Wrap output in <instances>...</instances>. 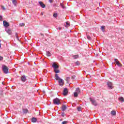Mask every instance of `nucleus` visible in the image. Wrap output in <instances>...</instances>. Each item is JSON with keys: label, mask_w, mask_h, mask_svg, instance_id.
<instances>
[{"label": "nucleus", "mask_w": 124, "mask_h": 124, "mask_svg": "<svg viewBox=\"0 0 124 124\" xmlns=\"http://www.w3.org/2000/svg\"><path fill=\"white\" fill-rule=\"evenodd\" d=\"M49 2H50V3H52V2H53V0H48Z\"/></svg>", "instance_id": "obj_36"}, {"label": "nucleus", "mask_w": 124, "mask_h": 124, "mask_svg": "<svg viewBox=\"0 0 124 124\" xmlns=\"http://www.w3.org/2000/svg\"><path fill=\"white\" fill-rule=\"evenodd\" d=\"M2 8L3 10H5V8L4 7V6H2Z\"/></svg>", "instance_id": "obj_38"}, {"label": "nucleus", "mask_w": 124, "mask_h": 124, "mask_svg": "<svg viewBox=\"0 0 124 124\" xmlns=\"http://www.w3.org/2000/svg\"><path fill=\"white\" fill-rule=\"evenodd\" d=\"M26 77L25 76H22L21 77V81H22V82H26Z\"/></svg>", "instance_id": "obj_15"}, {"label": "nucleus", "mask_w": 124, "mask_h": 124, "mask_svg": "<svg viewBox=\"0 0 124 124\" xmlns=\"http://www.w3.org/2000/svg\"><path fill=\"white\" fill-rule=\"evenodd\" d=\"M19 26H20V27H24L25 26V23H20Z\"/></svg>", "instance_id": "obj_28"}, {"label": "nucleus", "mask_w": 124, "mask_h": 124, "mask_svg": "<svg viewBox=\"0 0 124 124\" xmlns=\"http://www.w3.org/2000/svg\"><path fill=\"white\" fill-rule=\"evenodd\" d=\"M87 38L89 39V40H91V39H92V37L89 35H87Z\"/></svg>", "instance_id": "obj_31"}, {"label": "nucleus", "mask_w": 124, "mask_h": 124, "mask_svg": "<svg viewBox=\"0 0 124 124\" xmlns=\"http://www.w3.org/2000/svg\"><path fill=\"white\" fill-rule=\"evenodd\" d=\"M2 69L3 71V73H5V74H7L8 73V67L7 66L5 65H3L2 66Z\"/></svg>", "instance_id": "obj_1"}, {"label": "nucleus", "mask_w": 124, "mask_h": 124, "mask_svg": "<svg viewBox=\"0 0 124 124\" xmlns=\"http://www.w3.org/2000/svg\"><path fill=\"white\" fill-rule=\"evenodd\" d=\"M72 78H75V76H73V77H72Z\"/></svg>", "instance_id": "obj_43"}, {"label": "nucleus", "mask_w": 124, "mask_h": 124, "mask_svg": "<svg viewBox=\"0 0 124 124\" xmlns=\"http://www.w3.org/2000/svg\"><path fill=\"white\" fill-rule=\"evenodd\" d=\"M66 24L67 26H70V25H69V24L68 23H67V22H66Z\"/></svg>", "instance_id": "obj_40"}, {"label": "nucleus", "mask_w": 124, "mask_h": 124, "mask_svg": "<svg viewBox=\"0 0 124 124\" xmlns=\"http://www.w3.org/2000/svg\"><path fill=\"white\" fill-rule=\"evenodd\" d=\"M2 60H3V57L0 56V61H2Z\"/></svg>", "instance_id": "obj_34"}, {"label": "nucleus", "mask_w": 124, "mask_h": 124, "mask_svg": "<svg viewBox=\"0 0 124 124\" xmlns=\"http://www.w3.org/2000/svg\"><path fill=\"white\" fill-rule=\"evenodd\" d=\"M68 122L67 121H63L62 122V124H67Z\"/></svg>", "instance_id": "obj_29"}, {"label": "nucleus", "mask_w": 124, "mask_h": 124, "mask_svg": "<svg viewBox=\"0 0 124 124\" xmlns=\"http://www.w3.org/2000/svg\"><path fill=\"white\" fill-rule=\"evenodd\" d=\"M52 67H53V68L54 69H56L57 68H59V65H58V64H56V63H53L52 64Z\"/></svg>", "instance_id": "obj_10"}, {"label": "nucleus", "mask_w": 124, "mask_h": 124, "mask_svg": "<svg viewBox=\"0 0 124 124\" xmlns=\"http://www.w3.org/2000/svg\"><path fill=\"white\" fill-rule=\"evenodd\" d=\"M23 112L24 114H27V113H29V110L27 108L23 109Z\"/></svg>", "instance_id": "obj_13"}, {"label": "nucleus", "mask_w": 124, "mask_h": 124, "mask_svg": "<svg viewBox=\"0 0 124 124\" xmlns=\"http://www.w3.org/2000/svg\"><path fill=\"white\" fill-rule=\"evenodd\" d=\"M46 56L47 57H51V53L49 51H46Z\"/></svg>", "instance_id": "obj_22"}, {"label": "nucleus", "mask_w": 124, "mask_h": 124, "mask_svg": "<svg viewBox=\"0 0 124 124\" xmlns=\"http://www.w3.org/2000/svg\"><path fill=\"white\" fill-rule=\"evenodd\" d=\"M41 35H42L43 36H44V34H41Z\"/></svg>", "instance_id": "obj_44"}, {"label": "nucleus", "mask_w": 124, "mask_h": 124, "mask_svg": "<svg viewBox=\"0 0 124 124\" xmlns=\"http://www.w3.org/2000/svg\"><path fill=\"white\" fill-rule=\"evenodd\" d=\"M3 24L4 26L6 28H7V27H9V23H8V22H6V21H3Z\"/></svg>", "instance_id": "obj_8"}, {"label": "nucleus", "mask_w": 124, "mask_h": 124, "mask_svg": "<svg viewBox=\"0 0 124 124\" xmlns=\"http://www.w3.org/2000/svg\"><path fill=\"white\" fill-rule=\"evenodd\" d=\"M62 111H65V110H66V106L62 105Z\"/></svg>", "instance_id": "obj_12"}, {"label": "nucleus", "mask_w": 124, "mask_h": 124, "mask_svg": "<svg viewBox=\"0 0 124 124\" xmlns=\"http://www.w3.org/2000/svg\"><path fill=\"white\" fill-rule=\"evenodd\" d=\"M107 85L109 89H113V86L112 85V82H107Z\"/></svg>", "instance_id": "obj_9"}, {"label": "nucleus", "mask_w": 124, "mask_h": 124, "mask_svg": "<svg viewBox=\"0 0 124 124\" xmlns=\"http://www.w3.org/2000/svg\"><path fill=\"white\" fill-rule=\"evenodd\" d=\"M17 40H18V41H20V39H19V37H17Z\"/></svg>", "instance_id": "obj_42"}, {"label": "nucleus", "mask_w": 124, "mask_h": 124, "mask_svg": "<svg viewBox=\"0 0 124 124\" xmlns=\"http://www.w3.org/2000/svg\"><path fill=\"white\" fill-rule=\"evenodd\" d=\"M111 114L112 116H115L116 115V111L115 110H112L111 112Z\"/></svg>", "instance_id": "obj_20"}, {"label": "nucleus", "mask_w": 124, "mask_h": 124, "mask_svg": "<svg viewBox=\"0 0 124 124\" xmlns=\"http://www.w3.org/2000/svg\"><path fill=\"white\" fill-rule=\"evenodd\" d=\"M114 61H115V62L116 64H117L118 66H119V67H122V66H123V64H122V63H121L120 62V61H118V59H114Z\"/></svg>", "instance_id": "obj_3"}, {"label": "nucleus", "mask_w": 124, "mask_h": 124, "mask_svg": "<svg viewBox=\"0 0 124 124\" xmlns=\"http://www.w3.org/2000/svg\"><path fill=\"white\" fill-rule=\"evenodd\" d=\"M6 31H7V33H8V34H9L10 35H11V34H12V31H11V30L8 29L6 30Z\"/></svg>", "instance_id": "obj_11"}, {"label": "nucleus", "mask_w": 124, "mask_h": 124, "mask_svg": "<svg viewBox=\"0 0 124 124\" xmlns=\"http://www.w3.org/2000/svg\"><path fill=\"white\" fill-rule=\"evenodd\" d=\"M76 65H79L80 63L78 62H76Z\"/></svg>", "instance_id": "obj_32"}, {"label": "nucleus", "mask_w": 124, "mask_h": 124, "mask_svg": "<svg viewBox=\"0 0 124 124\" xmlns=\"http://www.w3.org/2000/svg\"><path fill=\"white\" fill-rule=\"evenodd\" d=\"M67 93H68V90H67V88H64L63 91V95H67Z\"/></svg>", "instance_id": "obj_5"}, {"label": "nucleus", "mask_w": 124, "mask_h": 124, "mask_svg": "<svg viewBox=\"0 0 124 124\" xmlns=\"http://www.w3.org/2000/svg\"><path fill=\"white\" fill-rule=\"evenodd\" d=\"M53 17H54V18H57V17H58V14H57V13H55L53 14Z\"/></svg>", "instance_id": "obj_26"}, {"label": "nucleus", "mask_w": 124, "mask_h": 124, "mask_svg": "<svg viewBox=\"0 0 124 124\" xmlns=\"http://www.w3.org/2000/svg\"><path fill=\"white\" fill-rule=\"evenodd\" d=\"M16 38H17L18 37V33H16Z\"/></svg>", "instance_id": "obj_37"}, {"label": "nucleus", "mask_w": 124, "mask_h": 124, "mask_svg": "<svg viewBox=\"0 0 124 124\" xmlns=\"http://www.w3.org/2000/svg\"><path fill=\"white\" fill-rule=\"evenodd\" d=\"M66 81H67V82L68 83V82H69V81H70V78L67 77L66 78Z\"/></svg>", "instance_id": "obj_25"}, {"label": "nucleus", "mask_w": 124, "mask_h": 124, "mask_svg": "<svg viewBox=\"0 0 124 124\" xmlns=\"http://www.w3.org/2000/svg\"><path fill=\"white\" fill-rule=\"evenodd\" d=\"M2 20V16H0V20Z\"/></svg>", "instance_id": "obj_39"}, {"label": "nucleus", "mask_w": 124, "mask_h": 124, "mask_svg": "<svg viewBox=\"0 0 124 124\" xmlns=\"http://www.w3.org/2000/svg\"><path fill=\"white\" fill-rule=\"evenodd\" d=\"M31 121L32 123H36V121H37V120L36 119V118L33 117L32 118Z\"/></svg>", "instance_id": "obj_14"}, {"label": "nucleus", "mask_w": 124, "mask_h": 124, "mask_svg": "<svg viewBox=\"0 0 124 124\" xmlns=\"http://www.w3.org/2000/svg\"><path fill=\"white\" fill-rule=\"evenodd\" d=\"M78 111H81V107H78Z\"/></svg>", "instance_id": "obj_35"}, {"label": "nucleus", "mask_w": 124, "mask_h": 124, "mask_svg": "<svg viewBox=\"0 0 124 124\" xmlns=\"http://www.w3.org/2000/svg\"><path fill=\"white\" fill-rule=\"evenodd\" d=\"M76 93H81V91H80V88H77L76 89Z\"/></svg>", "instance_id": "obj_21"}, {"label": "nucleus", "mask_w": 124, "mask_h": 124, "mask_svg": "<svg viewBox=\"0 0 124 124\" xmlns=\"http://www.w3.org/2000/svg\"><path fill=\"white\" fill-rule=\"evenodd\" d=\"M1 47V45H0V48Z\"/></svg>", "instance_id": "obj_45"}, {"label": "nucleus", "mask_w": 124, "mask_h": 124, "mask_svg": "<svg viewBox=\"0 0 124 124\" xmlns=\"http://www.w3.org/2000/svg\"><path fill=\"white\" fill-rule=\"evenodd\" d=\"M60 5H61V6H62V8H64V7L63 6V5L62 4V3H61L60 4Z\"/></svg>", "instance_id": "obj_33"}, {"label": "nucleus", "mask_w": 124, "mask_h": 124, "mask_svg": "<svg viewBox=\"0 0 124 124\" xmlns=\"http://www.w3.org/2000/svg\"><path fill=\"white\" fill-rule=\"evenodd\" d=\"M44 93H45V92L44 91Z\"/></svg>", "instance_id": "obj_46"}, {"label": "nucleus", "mask_w": 124, "mask_h": 124, "mask_svg": "<svg viewBox=\"0 0 124 124\" xmlns=\"http://www.w3.org/2000/svg\"><path fill=\"white\" fill-rule=\"evenodd\" d=\"M119 100H120V101H121V102H124V98L123 97L119 98Z\"/></svg>", "instance_id": "obj_19"}, {"label": "nucleus", "mask_w": 124, "mask_h": 124, "mask_svg": "<svg viewBox=\"0 0 124 124\" xmlns=\"http://www.w3.org/2000/svg\"><path fill=\"white\" fill-rule=\"evenodd\" d=\"M58 30H59L60 31H61V30H62V28H61V27H59V28H58Z\"/></svg>", "instance_id": "obj_41"}, {"label": "nucleus", "mask_w": 124, "mask_h": 124, "mask_svg": "<svg viewBox=\"0 0 124 124\" xmlns=\"http://www.w3.org/2000/svg\"><path fill=\"white\" fill-rule=\"evenodd\" d=\"M61 116L63 118L64 116H65V114H64V112L62 113Z\"/></svg>", "instance_id": "obj_30"}, {"label": "nucleus", "mask_w": 124, "mask_h": 124, "mask_svg": "<svg viewBox=\"0 0 124 124\" xmlns=\"http://www.w3.org/2000/svg\"><path fill=\"white\" fill-rule=\"evenodd\" d=\"M90 101L92 102V104H93V105H94V106H97V103H96V101H95V100H93V99H92V98H90Z\"/></svg>", "instance_id": "obj_4"}, {"label": "nucleus", "mask_w": 124, "mask_h": 124, "mask_svg": "<svg viewBox=\"0 0 124 124\" xmlns=\"http://www.w3.org/2000/svg\"><path fill=\"white\" fill-rule=\"evenodd\" d=\"M79 56L78 55H75L73 56V58L75 59V60H76V59H78Z\"/></svg>", "instance_id": "obj_24"}, {"label": "nucleus", "mask_w": 124, "mask_h": 124, "mask_svg": "<svg viewBox=\"0 0 124 124\" xmlns=\"http://www.w3.org/2000/svg\"><path fill=\"white\" fill-rule=\"evenodd\" d=\"M105 26H102L101 27V29L102 31H103V32L105 31Z\"/></svg>", "instance_id": "obj_16"}, {"label": "nucleus", "mask_w": 124, "mask_h": 124, "mask_svg": "<svg viewBox=\"0 0 124 124\" xmlns=\"http://www.w3.org/2000/svg\"><path fill=\"white\" fill-rule=\"evenodd\" d=\"M74 97H77V96H78V93H77V92H75L74 93Z\"/></svg>", "instance_id": "obj_23"}, {"label": "nucleus", "mask_w": 124, "mask_h": 124, "mask_svg": "<svg viewBox=\"0 0 124 124\" xmlns=\"http://www.w3.org/2000/svg\"><path fill=\"white\" fill-rule=\"evenodd\" d=\"M55 79L56 80H58V81L60 80V79H61L60 78V77H59V76H58L57 74L55 75Z\"/></svg>", "instance_id": "obj_18"}, {"label": "nucleus", "mask_w": 124, "mask_h": 124, "mask_svg": "<svg viewBox=\"0 0 124 124\" xmlns=\"http://www.w3.org/2000/svg\"><path fill=\"white\" fill-rule=\"evenodd\" d=\"M39 3L40 6H41V7H42V8H45L46 7V5H45L44 4V3H43L42 1H39Z\"/></svg>", "instance_id": "obj_7"}, {"label": "nucleus", "mask_w": 124, "mask_h": 124, "mask_svg": "<svg viewBox=\"0 0 124 124\" xmlns=\"http://www.w3.org/2000/svg\"><path fill=\"white\" fill-rule=\"evenodd\" d=\"M12 2L14 3V4L16 5L17 3V1H16V0H12Z\"/></svg>", "instance_id": "obj_27"}, {"label": "nucleus", "mask_w": 124, "mask_h": 124, "mask_svg": "<svg viewBox=\"0 0 124 124\" xmlns=\"http://www.w3.org/2000/svg\"><path fill=\"white\" fill-rule=\"evenodd\" d=\"M53 103L56 105H60L61 104V100L59 98H56L53 100Z\"/></svg>", "instance_id": "obj_2"}, {"label": "nucleus", "mask_w": 124, "mask_h": 124, "mask_svg": "<svg viewBox=\"0 0 124 124\" xmlns=\"http://www.w3.org/2000/svg\"><path fill=\"white\" fill-rule=\"evenodd\" d=\"M58 82L60 86H62L63 85H64V82L63 81V80H62V78L58 80Z\"/></svg>", "instance_id": "obj_6"}, {"label": "nucleus", "mask_w": 124, "mask_h": 124, "mask_svg": "<svg viewBox=\"0 0 124 124\" xmlns=\"http://www.w3.org/2000/svg\"><path fill=\"white\" fill-rule=\"evenodd\" d=\"M60 121H62V119H61V120H60Z\"/></svg>", "instance_id": "obj_47"}, {"label": "nucleus", "mask_w": 124, "mask_h": 124, "mask_svg": "<svg viewBox=\"0 0 124 124\" xmlns=\"http://www.w3.org/2000/svg\"><path fill=\"white\" fill-rule=\"evenodd\" d=\"M54 72L56 73H60V70H59V68L54 69Z\"/></svg>", "instance_id": "obj_17"}]
</instances>
